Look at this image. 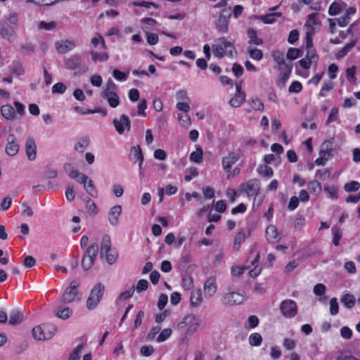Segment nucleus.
Segmentation results:
<instances>
[{
  "label": "nucleus",
  "instance_id": "nucleus-33",
  "mask_svg": "<svg viewBox=\"0 0 360 360\" xmlns=\"http://www.w3.org/2000/svg\"><path fill=\"white\" fill-rule=\"evenodd\" d=\"M130 160H141L143 159V155L142 153L141 148L139 146H132L130 150Z\"/></svg>",
  "mask_w": 360,
  "mask_h": 360
},
{
  "label": "nucleus",
  "instance_id": "nucleus-51",
  "mask_svg": "<svg viewBox=\"0 0 360 360\" xmlns=\"http://www.w3.org/2000/svg\"><path fill=\"white\" fill-rule=\"evenodd\" d=\"M272 58L277 63V65H280L281 63H283V61H285L284 59V54L283 52L280 51H274L272 54Z\"/></svg>",
  "mask_w": 360,
  "mask_h": 360
},
{
  "label": "nucleus",
  "instance_id": "nucleus-20",
  "mask_svg": "<svg viewBox=\"0 0 360 360\" xmlns=\"http://www.w3.org/2000/svg\"><path fill=\"white\" fill-rule=\"evenodd\" d=\"M122 213V207L119 205L110 208L108 212V221L112 226H117L119 224V217Z\"/></svg>",
  "mask_w": 360,
  "mask_h": 360
},
{
  "label": "nucleus",
  "instance_id": "nucleus-35",
  "mask_svg": "<svg viewBox=\"0 0 360 360\" xmlns=\"http://www.w3.org/2000/svg\"><path fill=\"white\" fill-rule=\"evenodd\" d=\"M355 46V41H351L347 44L342 49H340L336 54L338 59L342 58L345 56L349 51Z\"/></svg>",
  "mask_w": 360,
  "mask_h": 360
},
{
  "label": "nucleus",
  "instance_id": "nucleus-22",
  "mask_svg": "<svg viewBox=\"0 0 360 360\" xmlns=\"http://www.w3.org/2000/svg\"><path fill=\"white\" fill-rule=\"evenodd\" d=\"M23 314L18 309H13L10 313L9 323L11 325L20 324L23 320Z\"/></svg>",
  "mask_w": 360,
  "mask_h": 360
},
{
  "label": "nucleus",
  "instance_id": "nucleus-37",
  "mask_svg": "<svg viewBox=\"0 0 360 360\" xmlns=\"http://www.w3.org/2000/svg\"><path fill=\"white\" fill-rule=\"evenodd\" d=\"M302 51L296 48H290L288 50L286 58L288 60H293L302 56Z\"/></svg>",
  "mask_w": 360,
  "mask_h": 360
},
{
  "label": "nucleus",
  "instance_id": "nucleus-40",
  "mask_svg": "<svg viewBox=\"0 0 360 360\" xmlns=\"http://www.w3.org/2000/svg\"><path fill=\"white\" fill-rule=\"evenodd\" d=\"M262 335L258 333H252L249 337V343L252 346H259L262 343Z\"/></svg>",
  "mask_w": 360,
  "mask_h": 360
},
{
  "label": "nucleus",
  "instance_id": "nucleus-25",
  "mask_svg": "<svg viewBox=\"0 0 360 360\" xmlns=\"http://www.w3.org/2000/svg\"><path fill=\"white\" fill-rule=\"evenodd\" d=\"M90 140L89 137H83L80 139L77 142L75 143L74 149L75 151L82 153L85 151L88 146L89 145Z\"/></svg>",
  "mask_w": 360,
  "mask_h": 360
},
{
  "label": "nucleus",
  "instance_id": "nucleus-8",
  "mask_svg": "<svg viewBox=\"0 0 360 360\" xmlns=\"http://www.w3.org/2000/svg\"><path fill=\"white\" fill-rule=\"evenodd\" d=\"M245 300L243 294L238 292L225 293L221 299V302L226 306H233L242 304Z\"/></svg>",
  "mask_w": 360,
  "mask_h": 360
},
{
  "label": "nucleus",
  "instance_id": "nucleus-38",
  "mask_svg": "<svg viewBox=\"0 0 360 360\" xmlns=\"http://www.w3.org/2000/svg\"><path fill=\"white\" fill-rule=\"evenodd\" d=\"M266 234L269 241H274L278 238V232L274 226H269L266 229Z\"/></svg>",
  "mask_w": 360,
  "mask_h": 360
},
{
  "label": "nucleus",
  "instance_id": "nucleus-58",
  "mask_svg": "<svg viewBox=\"0 0 360 360\" xmlns=\"http://www.w3.org/2000/svg\"><path fill=\"white\" fill-rule=\"evenodd\" d=\"M6 20L11 24V25H15L17 24L18 21V15L17 13L15 12H10L6 17Z\"/></svg>",
  "mask_w": 360,
  "mask_h": 360
},
{
  "label": "nucleus",
  "instance_id": "nucleus-50",
  "mask_svg": "<svg viewBox=\"0 0 360 360\" xmlns=\"http://www.w3.org/2000/svg\"><path fill=\"white\" fill-rule=\"evenodd\" d=\"M306 58L313 63H316L319 60V56L314 49H307Z\"/></svg>",
  "mask_w": 360,
  "mask_h": 360
},
{
  "label": "nucleus",
  "instance_id": "nucleus-45",
  "mask_svg": "<svg viewBox=\"0 0 360 360\" xmlns=\"http://www.w3.org/2000/svg\"><path fill=\"white\" fill-rule=\"evenodd\" d=\"M307 188L311 193H319L321 191V184L317 181H311L307 184Z\"/></svg>",
  "mask_w": 360,
  "mask_h": 360
},
{
  "label": "nucleus",
  "instance_id": "nucleus-47",
  "mask_svg": "<svg viewBox=\"0 0 360 360\" xmlns=\"http://www.w3.org/2000/svg\"><path fill=\"white\" fill-rule=\"evenodd\" d=\"M341 5L339 3L333 2L330 4L328 9V14L330 15H335L340 13Z\"/></svg>",
  "mask_w": 360,
  "mask_h": 360
},
{
  "label": "nucleus",
  "instance_id": "nucleus-3",
  "mask_svg": "<svg viewBox=\"0 0 360 360\" xmlns=\"http://www.w3.org/2000/svg\"><path fill=\"white\" fill-rule=\"evenodd\" d=\"M105 285L101 283H98L94 286L86 300L88 309H94L98 306L103 295Z\"/></svg>",
  "mask_w": 360,
  "mask_h": 360
},
{
  "label": "nucleus",
  "instance_id": "nucleus-6",
  "mask_svg": "<svg viewBox=\"0 0 360 360\" xmlns=\"http://www.w3.org/2000/svg\"><path fill=\"white\" fill-rule=\"evenodd\" d=\"M79 285V281L75 280L72 281L70 286L66 288L62 297L61 302L63 304H68L74 302L78 295L77 288Z\"/></svg>",
  "mask_w": 360,
  "mask_h": 360
},
{
  "label": "nucleus",
  "instance_id": "nucleus-24",
  "mask_svg": "<svg viewBox=\"0 0 360 360\" xmlns=\"http://www.w3.org/2000/svg\"><path fill=\"white\" fill-rule=\"evenodd\" d=\"M1 34L9 41H13L15 39V32L12 27L3 26L1 30Z\"/></svg>",
  "mask_w": 360,
  "mask_h": 360
},
{
  "label": "nucleus",
  "instance_id": "nucleus-44",
  "mask_svg": "<svg viewBox=\"0 0 360 360\" xmlns=\"http://www.w3.org/2000/svg\"><path fill=\"white\" fill-rule=\"evenodd\" d=\"M292 70L284 71L283 72H281L279 75V79L278 80L277 84L280 87H283L285 84L286 81L288 79L290 75Z\"/></svg>",
  "mask_w": 360,
  "mask_h": 360
},
{
  "label": "nucleus",
  "instance_id": "nucleus-62",
  "mask_svg": "<svg viewBox=\"0 0 360 360\" xmlns=\"http://www.w3.org/2000/svg\"><path fill=\"white\" fill-rule=\"evenodd\" d=\"M86 208L91 214H96L98 212L96 204L91 200L89 199L86 201Z\"/></svg>",
  "mask_w": 360,
  "mask_h": 360
},
{
  "label": "nucleus",
  "instance_id": "nucleus-15",
  "mask_svg": "<svg viewBox=\"0 0 360 360\" xmlns=\"http://www.w3.org/2000/svg\"><path fill=\"white\" fill-rule=\"evenodd\" d=\"M235 96L229 101V105L233 108L240 107L245 101V94L242 91L241 85L236 84Z\"/></svg>",
  "mask_w": 360,
  "mask_h": 360
},
{
  "label": "nucleus",
  "instance_id": "nucleus-34",
  "mask_svg": "<svg viewBox=\"0 0 360 360\" xmlns=\"http://www.w3.org/2000/svg\"><path fill=\"white\" fill-rule=\"evenodd\" d=\"M203 152L202 148H197L196 150L193 151L190 155V160L196 163H200L202 160Z\"/></svg>",
  "mask_w": 360,
  "mask_h": 360
},
{
  "label": "nucleus",
  "instance_id": "nucleus-7",
  "mask_svg": "<svg viewBox=\"0 0 360 360\" xmlns=\"http://www.w3.org/2000/svg\"><path fill=\"white\" fill-rule=\"evenodd\" d=\"M280 310L285 317L292 318L297 313V306L295 301L287 299L281 303Z\"/></svg>",
  "mask_w": 360,
  "mask_h": 360
},
{
  "label": "nucleus",
  "instance_id": "nucleus-61",
  "mask_svg": "<svg viewBox=\"0 0 360 360\" xmlns=\"http://www.w3.org/2000/svg\"><path fill=\"white\" fill-rule=\"evenodd\" d=\"M154 352L155 349L153 347L150 345L143 346L140 350L141 354L144 356H150L153 354Z\"/></svg>",
  "mask_w": 360,
  "mask_h": 360
},
{
  "label": "nucleus",
  "instance_id": "nucleus-11",
  "mask_svg": "<svg viewBox=\"0 0 360 360\" xmlns=\"http://www.w3.org/2000/svg\"><path fill=\"white\" fill-rule=\"evenodd\" d=\"M6 140L7 142L5 148L6 154L9 156L15 155L20 149L15 136L13 134H9Z\"/></svg>",
  "mask_w": 360,
  "mask_h": 360
},
{
  "label": "nucleus",
  "instance_id": "nucleus-60",
  "mask_svg": "<svg viewBox=\"0 0 360 360\" xmlns=\"http://www.w3.org/2000/svg\"><path fill=\"white\" fill-rule=\"evenodd\" d=\"M117 89V86L115 84V82L111 79H109L105 84V88L101 92H115L116 89Z\"/></svg>",
  "mask_w": 360,
  "mask_h": 360
},
{
  "label": "nucleus",
  "instance_id": "nucleus-12",
  "mask_svg": "<svg viewBox=\"0 0 360 360\" xmlns=\"http://www.w3.org/2000/svg\"><path fill=\"white\" fill-rule=\"evenodd\" d=\"M231 13L229 11L223 10L220 13L219 19L216 22V27L221 33H226L228 31L229 19Z\"/></svg>",
  "mask_w": 360,
  "mask_h": 360
},
{
  "label": "nucleus",
  "instance_id": "nucleus-9",
  "mask_svg": "<svg viewBox=\"0 0 360 360\" xmlns=\"http://www.w3.org/2000/svg\"><path fill=\"white\" fill-rule=\"evenodd\" d=\"M201 323L200 319L195 316L193 314H190L186 316L182 322L180 323V325L188 326V329L186 333L188 335H192L195 332H196L198 326Z\"/></svg>",
  "mask_w": 360,
  "mask_h": 360
},
{
  "label": "nucleus",
  "instance_id": "nucleus-39",
  "mask_svg": "<svg viewBox=\"0 0 360 360\" xmlns=\"http://www.w3.org/2000/svg\"><path fill=\"white\" fill-rule=\"evenodd\" d=\"M259 257V252L256 250L255 246H252L249 253L248 259L250 260V262L252 265H255L258 262Z\"/></svg>",
  "mask_w": 360,
  "mask_h": 360
},
{
  "label": "nucleus",
  "instance_id": "nucleus-5",
  "mask_svg": "<svg viewBox=\"0 0 360 360\" xmlns=\"http://www.w3.org/2000/svg\"><path fill=\"white\" fill-rule=\"evenodd\" d=\"M56 330V326L44 324L34 327L32 329V335L38 340H49L54 335Z\"/></svg>",
  "mask_w": 360,
  "mask_h": 360
},
{
  "label": "nucleus",
  "instance_id": "nucleus-52",
  "mask_svg": "<svg viewBox=\"0 0 360 360\" xmlns=\"http://www.w3.org/2000/svg\"><path fill=\"white\" fill-rule=\"evenodd\" d=\"M360 184L356 181H350L345 185V189L347 192H353L359 190Z\"/></svg>",
  "mask_w": 360,
  "mask_h": 360
},
{
  "label": "nucleus",
  "instance_id": "nucleus-16",
  "mask_svg": "<svg viewBox=\"0 0 360 360\" xmlns=\"http://www.w3.org/2000/svg\"><path fill=\"white\" fill-rule=\"evenodd\" d=\"M25 153L30 161L35 160L37 156V145L33 137H28L25 141Z\"/></svg>",
  "mask_w": 360,
  "mask_h": 360
},
{
  "label": "nucleus",
  "instance_id": "nucleus-14",
  "mask_svg": "<svg viewBox=\"0 0 360 360\" xmlns=\"http://www.w3.org/2000/svg\"><path fill=\"white\" fill-rule=\"evenodd\" d=\"M75 46L76 44L73 40H60L55 42L56 49L60 54H64L72 50Z\"/></svg>",
  "mask_w": 360,
  "mask_h": 360
},
{
  "label": "nucleus",
  "instance_id": "nucleus-59",
  "mask_svg": "<svg viewBox=\"0 0 360 360\" xmlns=\"http://www.w3.org/2000/svg\"><path fill=\"white\" fill-rule=\"evenodd\" d=\"M347 80L351 83H354L356 78L355 77L356 68L354 66L349 68L347 70Z\"/></svg>",
  "mask_w": 360,
  "mask_h": 360
},
{
  "label": "nucleus",
  "instance_id": "nucleus-36",
  "mask_svg": "<svg viewBox=\"0 0 360 360\" xmlns=\"http://www.w3.org/2000/svg\"><path fill=\"white\" fill-rule=\"evenodd\" d=\"M84 188L91 196L94 198L97 196L98 191L91 179H89L87 183L84 185Z\"/></svg>",
  "mask_w": 360,
  "mask_h": 360
},
{
  "label": "nucleus",
  "instance_id": "nucleus-1",
  "mask_svg": "<svg viewBox=\"0 0 360 360\" xmlns=\"http://www.w3.org/2000/svg\"><path fill=\"white\" fill-rule=\"evenodd\" d=\"M100 253L101 256L105 257L106 262L110 265L117 261L118 255L117 250L112 247L111 239L108 234H105L102 237Z\"/></svg>",
  "mask_w": 360,
  "mask_h": 360
},
{
  "label": "nucleus",
  "instance_id": "nucleus-55",
  "mask_svg": "<svg viewBox=\"0 0 360 360\" xmlns=\"http://www.w3.org/2000/svg\"><path fill=\"white\" fill-rule=\"evenodd\" d=\"M332 232L333 234V243L335 245H338L340 244V240L341 238V231L338 228L333 227Z\"/></svg>",
  "mask_w": 360,
  "mask_h": 360
},
{
  "label": "nucleus",
  "instance_id": "nucleus-54",
  "mask_svg": "<svg viewBox=\"0 0 360 360\" xmlns=\"http://www.w3.org/2000/svg\"><path fill=\"white\" fill-rule=\"evenodd\" d=\"M129 72L125 73L118 70H114L112 75L118 81H125L128 78Z\"/></svg>",
  "mask_w": 360,
  "mask_h": 360
},
{
  "label": "nucleus",
  "instance_id": "nucleus-56",
  "mask_svg": "<svg viewBox=\"0 0 360 360\" xmlns=\"http://www.w3.org/2000/svg\"><path fill=\"white\" fill-rule=\"evenodd\" d=\"M259 172L260 174L266 177H271L274 174L272 168L266 165L260 167L259 169Z\"/></svg>",
  "mask_w": 360,
  "mask_h": 360
},
{
  "label": "nucleus",
  "instance_id": "nucleus-41",
  "mask_svg": "<svg viewBox=\"0 0 360 360\" xmlns=\"http://www.w3.org/2000/svg\"><path fill=\"white\" fill-rule=\"evenodd\" d=\"M92 60L94 63L98 61H106L108 60V55L106 53H97L95 51L91 52Z\"/></svg>",
  "mask_w": 360,
  "mask_h": 360
},
{
  "label": "nucleus",
  "instance_id": "nucleus-57",
  "mask_svg": "<svg viewBox=\"0 0 360 360\" xmlns=\"http://www.w3.org/2000/svg\"><path fill=\"white\" fill-rule=\"evenodd\" d=\"M66 90V86L61 82L55 84L52 87L53 94H63Z\"/></svg>",
  "mask_w": 360,
  "mask_h": 360
},
{
  "label": "nucleus",
  "instance_id": "nucleus-30",
  "mask_svg": "<svg viewBox=\"0 0 360 360\" xmlns=\"http://www.w3.org/2000/svg\"><path fill=\"white\" fill-rule=\"evenodd\" d=\"M281 16V13L273 12L264 15H260L258 17V19L261 20L264 23L271 24L275 21L276 18H279Z\"/></svg>",
  "mask_w": 360,
  "mask_h": 360
},
{
  "label": "nucleus",
  "instance_id": "nucleus-42",
  "mask_svg": "<svg viewBox=\"0 0 360 360\" xmlns=\"http://www.w3.org/2000/svg\"><path fill=\"white\" fill-rule=\"evenodd\" d=\"M248 53L251 58L256 60H260L263 57V53L260 49L248 48Z\"/></svg>",
  "mask_w": 360,
  "mask_h": 360
},
{
  "label": "nucleus",
  "instance_id": "nucleus-46",
  "mask_svg": "<svg viewBox=\"0 0 360 360\" xmlns=\"http://www.w3.org/2000/svg\"><path fill=\"white\" fill-rule=\"evenodd\" d=\"M84 349V345L81 344L79 345L72 352V354L70 356L69 359L70 360H79L81 356V352L82 349Z\"/></svg>",
  "mask_w": 360,
  "mask_h": 360
},
{
  "label": "nucleus",
  "instance_id": "nucleus-28",
  "mask_svg": "<svg viewBox=\"0 0 360 360\" xmlns=\"http://www.w3.org/2000/svg\"><path fill=\"white\" fill-rule=\"evenodd\" d=\"M248 36L249 37V44H253L256 46L262 44V39L261 38L257 37V32L253 28H250L248 30Z\"/></svg>",
  "mask_w": 360,
  "mask_h": 360
},
{
  "label": "nucleus",
  "instance_id": "nucleus-63",
  "mask_svg": "<svg viewBox=\"0 0 360 360\" xmlns=\"http://www.w3.org/2000/svg\"><path fill=\"white\" fill-rule=\"evenodd\" d=\"M302 86L300 82L294 81L289 86L288 91L290 93H299L302 90Z\"/></svg>",
  "mask_w": 360,
  "mask_h": 360
},
{
  "label": "nucleus",
  "instance_id": "nucleus-49",
  "mask_svg": "<svg viewBox=\"0 0 360 360\" xmlns=\"http://www.w3.org/2000/svg\"><path fill=\"white\" fill-rule=\"evenodd\" d=\"M248 269L249 266H233L231 269V275L233 276H240Z\"/></svg>",
  "mask_w": 360,
  "mask_h": 360
},
{
  "label": "nucleus",
  "instance_id": "nucleus-31",
  "mask_svg": "<svg viewBox=\"0 0 360 360\" xmlns=\"http://www.w3.org/2000/svg\"><path fill=\"white\" fill-rule=\"evenodd\" d=\"M2 116L6 120H12L15 116V111L11 105H4L1 109Z\"/></svg>",
  "mask_w": 360,
  "mask_h": 360
},
{
  "label": "nucleus",
  "instance_id": "nucleus-53",
  "mask_svg": "<svg viewBox=\"0 0 360 360\" xmlns=\"http://www.w3.org/2000/svg\"><path fill=\"white\" fill-rule=\"evenodd\" d=\"M339 305L338 300L335 297H333L330 301V313L331 315H336L338 313Z\"/></svg>",
  "mask_w": 360,
  "mask_h": 360
},
{
  "label": "nucleus",
  "instance_id": "nucleus-29",
  "mask_svg": "<svg viewBox=\"0 0 360 360\" xmlns=\"http://www.w3.org/2000/svg\"><path fill=\"white\" fill-rule=\"evenodd\" d=\"M319 21L316 19V14L311 13L308 15V19L305 22V27H307V31L314 33L315 28L314 26L318 25Z\"/></svg>",
  "mask_w": 360,
  "mask_h": 360
},
{
  "label": "nucleus",
  "instance_id": "nucleus-23",
  "mask_svg": "<svg viewBox=\"0 0 360 360\" xmlns=\"http://www.w3.org/2000/svg\"><path fill=\"white\" fill-rule=\"evenodd\" d=\"M319 155H321L323 159L328 160L330 157H332V148H331V143L330 141H326L322 143L319 152Z\"/></svg>",
  "mask_w": 360,
  "mask_h": 360
},
{
  "label": "nucleus",
  "instance_id": "nucleus-48",
  "mask_svg": "<svg viewBox=\"0 0 360 360\" xmlns=\"http://www.w3.org/2000/svg\"><path fill=\"white\" fill-rule=\"evenodd\" d=\"M172 335V330L169 328H165L162 330L157 338L158 342H162L167 340Z\"/></svg>",
  "mask_w": 360,
  "mask_h": 360
},
{
  "label": "nucleus",
  "instance_id": "nucleus-19",
  "mask_svg": "<svg viewBox=\"0 0 360 360\" xmlns=\"http://www.w3.org/2000/svg\"><path fill=\"white\" fill-rule=\"evenodd\" d=\"M101 96L106 99L109 105L112 108H117L120 104V96L116 92H101Z\"/></svg>",
  "mask_w": 360,
  "mask_h": 360
},
{
  "label": "nucleus",
  "instance_id": "nucleus-13",
  "mask_svg": "<svg viewBox=\"0 0 360 360\" xmlns=\"http://www.w3.org/2000/svg\"><path fill=\"white\" fill-rule=\"evenodd\" d=\"M113 124L117 131L120 134H122L125 129L127 131H129L131 128L129 118L125 115H122L120 117V120L115 119L113 120Z\"/></svg>",
  "mask_w": 360,
  "mask_h": 360
},
{
  "label": "nucleus",
  "instance_id": "nucleus-27",
  "mask_svg": "<svg viewBox=\"0 0 360 360\" xmlns=\"http://www.w3.org/2000/svg\"><path fill=\"white\" fill-rule=\"evenodd\" d=\"M190 301L191 304L195 307H198L201 304L202 298L200 289H197L191 292Z\"/></svg>",
  "mask_w": 360,
  "mask_h": 360
},
{
  "label": "nucleus",
  "instance_id": "nucleus-43",
  "mask_svg": "<svg viewBox=\"0 0 360 360\" xmlns=\"http://www.w3.org/2000/svg\"><path fill=\"white\" fill-rule=\"evenodd\" d=\"M72 314V310L70 307H65L63 309L58 310L56 315L62 319H68Z\"/></svg>",
  "mask_w": 360,
  "mask_h": 360
},
{
  "label": "nucleus",
  "instance_id": "nucleus-26",
  "mask_svg": "<svg viewBox=\"0 0 360 360\" xmlns=\"http://www.w3.org/2000/svg\"><path fill=\"white\" fill-rule=\"evenodd\" d=\"M249 233L248 234H247V233L243 229L238 231L235 238L233 248L236 250H238L240 248L241 243L245 241V240L246 239L247 237L249 236Z\"/></svg>",
  "mask_w": 360,
  "mask_h": 360
},
{
  "label": "nucleus",
  "instance_id": "nucleus-4",
  "mask_svg": "<svg viewBox=\"0 0 360 360\" xmlns=\"http://www.w3.org/2000/svg\"><path fill=\"white\" fill-rule=\"evenodd\" d=\"M99 248L97 243H93L89 246L82 259V266L84 270H89L94 264L98 253Z\"/></svg>",
  "mask_w": 360,
  "mask_h": 360
},
{
  "label": "nucleus",
  "instance_id": "nucleus-17",
  "mask_svg": "<svg viewBox=\"0 0 360 360\" xmlns=\"http://www.w3.org/2000/svg\"><path fill=\"white\" fill-rule=\"evenodd\" d=\"M217 289L216 278L213 276L209 277L204 284L205 296L210 298L214 296Z\"/></svg>",
  "mask_w": 360,
  "mask_h": 360
},
{
  "label": "nucleus",
  "instance_id": "nucleus-32",
  "mask_svg": "<svg viewBox=\"0 0 360 360\" xmlns=\"http://www.w3.org/2000/svg\"><path fill=\"white\" fill-rule=\"evenodd\" d=\"M340 301L347 309H351L353 307L356 302V300L354 295L349 293L344 295L341 297Z\"/></svg>",
  "mask_w": 360,
  "mask_h": 360
},
{
  "label": "nucleus",
  "instance_id": "nucleus-64",
  "mask_svg": "<svg viewBox=\"0 0 360 360\" xmlns=\"http://www.w3.org/2000/svg\"><path fill=\"white\" fill-rule=\"evenodd\" d=\"M148 287V282L145 279H141L138 281L136 289L137 292H140L146 290Z\"/></svg>",
  "mask_w": 360,
  "mask_h": 360
},
{
  "label": "nucleus",
  "instance_id": "nucleus-2",
  "mask_svg": "<svg viewBox=\"0 0 360 360\" xmlns=\"http://www.w3.org/2000/svg\"><path fill=\"white\" fill-rule=\"evenodd\" d=\"M216 44L213 46V53L218 58H222L226 55L231 58L233 56V52L236 49L233 44L226 39L224 37L219 38L215 41Z\"/></svg>",
  "mask_w": 360,
  "mask_h": 360
},
{
  "label": "nucleus",
  "instance_id": "nucleus-21",
  "mask_svg": "<svg viewBox=\"0 0 360 360\" xmlns=\"http://www.w3.org/2000/svg\"><path fill=\"white\" fill-rule=\"evenodd\" d=\"M65 66L68 70H76L80 67L81 58L78 55H72L65 58Z\"/></svg>",
  "mask_w": 360,
  "mask_h": 360
},
{
  "label": "nucleus",
  "instance_id": "nucleus-10",
  "mask_svg": "<svg viewBox=\"0 0 360 360\" xmlns=\"http://www.w3.org/2000/svg\"><path fill=\"white\" fill-rule=\"evenodd\" d=\"M259 184L257 179H250L240 186V191L249 196L256 195L259 191Z\"/></svg>",
  "mask_w": 360,
  "mask_h": 360
},
{
  "label": "nucleus",
  "instance_id": "nucleus-18",
  "mask_svg": "<svg viewBox=\"0 0 360 360\" xmlns=\"http://www.w3.org/2000/svg\"><path fill=\"white\" fill-rule=\"evenodd\" d=\"M239 155L236 153H229L227 156L222 158L223 169L226 172H229L234 165L239 160Z\"/></svg>",
  "mask_w": 360,
  "mask_h": 360
}]
</instances>
